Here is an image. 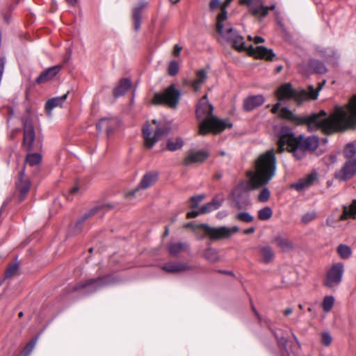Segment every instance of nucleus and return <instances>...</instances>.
<instances>
[{
    "label": "nucleus",
    "instance_id": "56",
    "mask_svg": "<svg viewBox=\"0 0 356 356\" xmlns=\"http://www.w3.org/2000/svg\"><path fill=\"white\" fill-rule=\"evenodd\" d=\"M293 313V309L292 308H286L284 310L283 314L284 316H289Z\"/></svg>",
    "mask_w": 356,
    "mask_h": 356
},
{
    "label": "nucleus",
    "instance_id": "28",
    "mask_svg": "<svg viewBox=\"0 0 356 356\" xmlns=\"http://www.w3.org/2000/svg\"><path fill=\"white\" fill-rule=\"evenodd\" d=\"M169 254L172 256H177L178 254L187 251L188 247L187 244L182 243H172L168 247Z\"/></svg>",
    "mask_w": 356,
    "mask_h": 356
},
{
    "label": "nucleus",
    "instance_id": "9",
    "mask_svg": "<svg viewBox=\"0 0 356 356\" xmlns=\"http://www.w3.org/2000/svg\"><path fill=\"white\" fill-rule=\"evenodd\" d=\"M198 227L201 228L204 231V234L212 240L227 238L239 231V228L237 226L232 227L226 226L213 227L206 224H201Z\"/></svg>",
    "mask_w": 356,
    "mask_h": 356
},
{
    "label": "nucleus",
    "instance_id": "34",
    "mask_svg": "<svg viewBox=\"0 0 356 356\" xmlns=\"http://www.w3.org/2000/svg\"><path fill=\"white\" fill-rule=\"evenodd\" d=\"M337 252L339 257L343 259H347L352 255L351 248L344 244H340L337 249Z\"/></svg>",
    "mask_w": 356,
    "mask_h": 356
},
{
    "label": "nucleus",
    "instance_id": "27",
    "mask_svg": "<svg viewBox=\"0 0 356 356\" xmlns=\"http://www.w3.org/2000/svg\"><path fill=\"white\" fill-rule=\"evenodd\" d=\"M350 218H356V200H354L348 207L346 206L343 207V213L340 216L339 220H346Z\"/></svg>",
    "mask_w": 356,
    "mask_h": 356
},
{
    "label": "nucleus",
    "instance_id": "50",
    "mask_svg": "<svg viewBox=\"0 0 356 356\" xmlns=\"http://www.w3.org/2000/svg\"><path fill=\"white\" fill-rule=\"evenodd\" d=\"M204 213H202L201 212V207L199 209L198 211H190L187 213V218H195L197 217V216L200 215V214H204Z\"/></svg>",
    "mask_w": 356,
    "mask_h": 356
},
{
    "label": "nucleus",
    "instance_id": "47",
    "mask_svg": "<svg viewBox=\"0 0 356 356\" xmlns=\"http://www.w3.org/2000/svg\"><path fill=\"white\" fill-rule=\"evenodd\" d=\"M38 337H35L29 343H28L26 346L24 347V351L26 355H29L33 348H35V346L37 343Z\"/></svg>",
    "mask_w": 356,
    "mask_h": 356
},
{
    "label": "nucleus",
    "instance_id": "25",
    "mask_svg": "<svg viewBox=\"0 0 356 356\" xmlns=\"http://www.w3.org/2000/svg\"><path fill=\"white\" fill-rule=\"evenodd\" d=\"M68 95V92L66 94L57 97H54L51 99H49L45 104V109L49 112L51 113V111L56 108V107H61L64 102H65L67 97Z\"/></svg>",
    "mask_w": 356,
    "mask_h": 356
},
{
    "label": "nucleus",
    "instance_id": "49",
    "mask_svg": "<svg viewBox=\"0 0 356 356\" xmlns=\"http://www.w3.org/2000/svg\"><path fill=\"white\" fill-rule=\"evenodd\" d=\"M285 149H287L289 152H293V156L297 159H302L303 156H304V149H301L300 151H298L297 152V155H296L295 154V148L293 149H291L290 147L289 146L288 144H286L285 146H284V150Z\"/></svg>",
    "mask_w": 356,
    "mask_h": 356
},
{
    "label": "nucleus",
    "instance_id": "6",
    "mask_svg": "<svg viewBox=\"0 0 356 356\" xmlns=\"http://www.w3.org/2000/svg\"><path fill=\"white\" fill-rule=\"evenodd\" d=\"M308 89L309 91L304 90L297 91L292 88L290 83H285L276 90V95L279 100L293 99L298 103L309 99H316L318 97L317 91L314 90V88L312 86H309Z\"/></svg>",
    "mask_w": 356,
    "mask_h": 356
},
{
    "label": "nucleus",
    "instance_id": "38",
    "mask_svg": "<svg viewBox=\"0 0 356 356\" xmlns=\"http://www.w3.org/2000/svg\"><path fill=\"white\" fill-rule=\"evenodd\" d=\"M272 215L273 211L269 207H266L258 212V218L261 220H267L271 218Z\"/></svg>",
    "mask_w": 356,
    "mask_h": 356
},
{
    "label": "nucleus",
    "instance_id": "51",
    "mask_svg": "<svg viewBox=\"0 0 356 356\" xmlns=\"http://www.w3.org/2000/svg\"><path fill=\"white\" fill-rule=\"evenodd\" d=\"M220 5V0H211L209 3V8L211 10H214L218 8Z\"/></svg>",
    "mask_w": 356,
    "mask_h": 356
},
{
    "label": "nucleus",
    "instance_id": "41",
    "mask_svg": "<svg viewBox=\"0 0 356 356\" xmlns=\"http://www.w3.org/2000/svg\"><path fill=\"white\" fill-rule=\"evenodd\" d=\"M316 218V213L315 211H309L304 215L301 218V221L304 224H307L313 221Z\"/></svg>",
    "mask_w": 356,
    "mask_h": 356
},
{
    "label": "nucleus",
    "instance_id": "24",
    "mask_svg": "<svg viewBox=\"0 0 356 356\" xmlns=\"http://www.w3.org/2000/svg\"><path fill=\"white\" fill-rule=\"evenodd\" d=\"M207 79V73L204 70H197L195 73V78L191 81V86L194 90L197 91L202 87Z\"/></svg>",
    "mask_w": 356,
    "mask_h": 356
},
{
    "label": "nucleus",
    "instance_id": "58",
    "mask_svg": "<svg viewBox=\"0 0 356 356\" xmlns=\"http://www.w3.org/2000/svg\"><path fill=\"white\" fill-rule=\"evenodd\" d=\"M254 232V227H250V228L245 229L243 231L244 234H250L253 233Z\"/></svg>",
    "mask_w": 356,
    "mask_h": 356
},
{
    "label": "nucleus",
    "instance_id": "21",
    "mask_svg": "<svg viewBox=\"0 0 356 356\" xmlns=\"http://www.w3.org/2000/svg\"><path fill=\"white\" fill-rule=\"evenodd\" d=\"M356 173V161H347L341 171L339 174V178L341 180H347L353 177Z\"/></svg>",
    "mask_w": 356,
    "mask_h": 356
},
{
    "label": "nucleus",
    "instance_id": "52",
    "mask_svg": "<svg viewBox=\"0 0 356 356\" xmlns=\"http://www.w3.org/2000/svg\"><path fill=\"white\" fill-rule=\"evenodd\" d=\"M181 49H182L181 47H180L179 44H175L174 47L173 54L175 56H179Z\"/></svg>",
    "mask_w": 356,
    "mask_h": 356
},
{
    "label": "nucleus",
    "instance_id": "2",
    "mask_svg": "<svg viewBox=\"0 0 356 356\" xmlns=\"http://www.w3.org/2000/svg\"><path fill=\"white\" fill-rule=\"evenodd\" d=\"M227 19V12L225 9L218 15L216 30L227 40L233 44L234 47L238 51H247V53L257 59H264L268 61L273 60L275 54L273 51L264 46L254 47L252 45L247 47L245 44L243 38L239 35L229 25H225Z\"/></svg>",
    "mask_w": 356,
    "mask_h": 356
},
{
    "label": "nucleus",
    "instance_id": "5",
    "mask_svg": "<svg viewBox=\"0 0 356 356\" xmlns=\"http://www.w3.org/2000/svg\"><path fill=\"white\" fill-rule=\"evenodd\" d=\"M288 144L291 149H296L295 154L301 149L315 150L318 146V139L315 136L307 138H295L291 134L282 136L278 141L279 152L284 151V146Z\"/></svg>",
    "mask_w": 356,
    "mask_h": 356
},
{
    "label": "nucleus",
    "instance_id": "16",
    "mask_svg": "<svg viewBox=\"0 0 356 356\" xmlns=\"http://www.w3.org/2000/svg\"><path fill=\"white\" fill-rule=\"evenodd\" d=\"M162 269L168 273H175L188 270L191 267L186 262L170 261L164 264Z\"/></svg>",
    "mask_w": 356,
    "mask_h": 356
},
{
    "label": "nucleus",
    "instance_id": "59",
    "mask_svg": "<svg viewBox=\"0 0 356 356\" xmlns=\"http://www.w3.org/2000/svg\"><path fill=\"white\" fill-rule=\"evenodd\" d=\"M67 3L70 6H74L78 0H66Z\"/></svg>",
    "mask_w": 356,
    "mask_h": 356
},
{
    "label": "nucleus",
    "instance_id": "18",
    "mask_svg": "<svg viewBox=\"0 0 356 356\" xmlns=\"http://www.w3.org/2000/svg\"><path fill=\"white\" fill-rule=\"evenodd\" d=\"M209 156V152L207 151H197L190 152L184 159L186 165L192 163H202Z\"/></svg>",
    "mask_w": 356,
    "mask_h": 356
},
{
    "label": "nucleus",
    "instance_id": "14",
    "mask_svg": "<svg viewBox=\"0 0 356 356\" xmlns=\"http://www.w3.org/2000/svg\"><path fill=\"white\" fill-rule=\"evenodd\" d=\"M24 124V140L23 145L28 150L31 149L33 143L35 140V131L32 122L29 120H23Z\"/></svg>",
    "mask_w": 356,
    "mask_h": 356
},
{
    "label": "nucleus",
    "instance_id": "3",
    "mask_svg": "<svg viewBox=\"0 0 356 356\" xmlns=\"http://www.w3.org/2000/svg\"><path fill=\"white\" fill-rule=\"evenodd\" d=\"M276 158L273 149L261 154L254 162V170H248L246 175L252 189H257L267 184L275 176Z\"/></svg>",
    "mask_w": 356,
    "mask_h": 356
},
{
    "label": "nucleus",
    "instance_id": "15",
    "mask_svg": "<svg viewBox=\"0 0 356 356\" xmlns=\"http://www.w3.org/2000/svg\"><path fill=\"white\" fill-rule=\"evenodd\" d=\"M317 175L316 172H312L306 177L300 179L296 182L291 185V188L296 189L298 191H302L309 188L316 180Z\"/></svg>",
    "mask_w": 356,
    "mask_h": 356
},
{
    "label": "nucleus",
    "instance_id": "61",
    "mask_svg": "<svg viewBox=\"0 0 356 356\" xmlns=\"http://www.w3.org/2000/svg\"><path fill=\"white\" fill-rule=\"evenodd\" d=\"M323 84H325V82H323V83H321L318 90L314 89V90L317 91V94L318 93V90L321 89L322 86H323Z\"/></svg>",
    "mask_w": 356,
    "mask_h": 356
},
{
    "label": "nucleus",
    "instance_id": "43",
    "mask_svg": "<svg viewBox=\"0 0 356 356\" xmlns=\"http://www.w3.org/2000/svg\"><path fill=\"white\" fill-rule=\"evenodd\" d=\"M270 191L267 188H263L258 195V200L261 202H266L270 197Z\"/></svg>",
    "mask_w": 356,
    "mask_h": 356
},
{
    "label": "nucleus",
    "instance_id": "60",
    "mask_svg": "<svg viewBox=\"0 0 356 356\" xmlns=\"http://www.w3.org/2000/svg\"><path fill=\"white\" fill-rule=\"evenodd\" d=\"M232 0H226L225 2V4L223 5L222 8V10L221 12L222 11V9L224 8L225 10V8L226 6H227L230 2L232 1Z\"/></svg>",
    "mask_w": 356,
    "mask_h": 356
},
{
    "label": "nucleus",
    "instance_id": "48",
    "mask_svg": "<svg viewBox=\"0 0 356 356\" xmlns=\"http://www.w3.org/2000/svg\"><path fill=\"white\" fill-rule=\"evenodd\" d=\"M236 218L243 222H250L253 220V217L246 212H242L237 215Z\"/></svg>",
    "mask_w": 356,
    "mask_h": 356
},
{
    "label": "nucleus",
    "instance_id": "62",
    "mask_svg": "<svg viewBox=\"0 0 356 356\" xmlns=\"http://www.w3.org/2000/svg\"><path fill=\"white\" fill-rule=\"evenodd\" d=\"M323 84H325V82H323V83H321L318 90L314 89V90L317 91V94L318 93V90L321 89L322 86H323Z\"/></svg>",
    "mask_w": 356,
    "mask_h": 356
},
{
    "label": "nucleus",
    "instance_id": "36",
    "mask_svg": "<svg viewBox=\"0 0 356 356\" xmlns=\"http://www.w3.org/2000/svg\"><path fill=\"white\" fill-rule=\"evenodd\" d=\"M42 161V156L39 153L28 154L26 163L31 166L38 165Z\"/></svg>",
    "mask_w": 356,
    "mask_h": 356
},
{
    "label": "nucleus",
    "instance_id": "46",
    "mask_svg": "<svg viewBox=\"0 0 356 356\" xmlns=\"http://www.w3.org/2000/svg\"><path fill=\"white\" fill-rule=\"evenodd\" d=\"M18 270V266L17 264H13L8 268L5 273L6 278H9L17 274Z\"/></svg>",
    "mask_w": 356,
    "mask_h": 356
},
{
    "label": "nucleus",
    "instance_id": "23",
    "mask_svg": "<svg viewBox=\"0 0 356 356\" xmlns=\"http://www.w3.org/2000/svg\"><path fill=\"white\" fill-rule=\"evenodd\" d=\"M224 200L225 197L222 194L216 195L211 202L201 207V212L207 213L218 209Z\"/></svg>",
    "mask_w": 356,
    "mask_h": 356
},
{
    "label": "nucleus",
    "instance_id": "11",
    "mask_svg": "<svg viewBox=\"0 0 356 356\" xmlns=\"http://www.w3.org/2000/svg\"><path fill=\"white\" fill-rule=\"evenodd\" d=\"M241 4L246 5L249 13L255 18L261 19L266 17L269 10L275 9V6H264L263 0H240Z\"/></svg>",
    "mask_w": 356,
    "mask_h": 356
},
{
    "label": "nucleus",
    "instance_id": "8",
    "mask_svg": "<svg viewBox=\"0 0 356 356\" xmlns=\"http://www.w3.org/2000/svg\"><path fill=\"white\" fill-rule=\"evenodd\" d=\"M180 97V91L175 85H171L163 90V92L154 94L152 100L153 104H165L168 107L175 108L177 107Z\"/></svg>",
    "mask_w": 356,
    "mask_h": 356
},
{
    "label": "nucleus",
    "instance_id": "1",
    "mask_svg": "<svg viewBox=\"0 0 356 356\" xmlns=\"http://www.w3.org/2000/svg\"><path fill=\"white\" fill-rule=\"evenodd\" d=\"M280 104L277 103L272 108L273 113L278 114L282 119L296 124H307L311 131L321 129L326 134L342 131L348 129H356V95L349 102L343 106H337L327 117L324 111L307 117H299L287 108L280 109Z\"/></svg>",
    "mask_w": 356,
    "mask_h": 356
},
{
    "label": "nucleus",
    "instance_id": "40",
    "mask_svg": "<svg viewBox=\"0 0 356 356\" xmlns=\"http://www.w3.org/2000/svg\"><path fill=\"white\" fill-rule=\"evenodd\" d=\"M344 156L346 158H352L356 154V147L353 144H348L343 152Z\"/></svg>",
    "mask_w": 356,
    "mask_h": 356
},
{
    "label": "nucleus",
    "instance_id": "10",
    "mask_svg": "<svg viewBox=\"0 0 356 356\" xmlns=\"http://www.w3.org/2000/svg\"><path fill=\"white\" fill-rule=\"evenodd\" d=\"M115 282L114 278L111 275L104 277L88 280L75 287V290L81 291L83 293H89L94 292L108 284Z\"/></svg>",
    "mask_w": 356,
    "mask_h": 356
},
{
    "label": "nucleus",
    "instance_id": "33",
    "mask_svg": "<svg viewBox=\"0 0 356 356\" xmlns=\"http://www.w3.org/2000/svg\"><path fill=\"white\" fill-rule=\"evenodd\" d=\"M30 181L27 179L24 180L21 179L19 183L17 185V188L19 191V200L20 201L23 200L24 197L26 195L30 189Z\"/></svg>",
    "mask_w": 356,
    "mask_h": 356
},
{
    "label": "nucleus",
    "instance_id": "20",
    "mask_svg": "<svg viewBox=\"0 0 356 356\" xmlns=\"http://www.w3.org/2000/svg\"><path fill=\"white\" fill-rule=\"evenodd\" d=\"M147 7V3L142 1L139 2L133 9L132 19L134 21V29L137 31L140 28L141 14Z\"/></svg>",
    "mask_w": 356,
    "mask_h": 356
},
{
    "label": "nucleus",
    "instance_id": "45",
    "mask_svg": "<svg viewBox=\"0 0 356 356\" xmlns=\"http://www.w3.org/2000/svg\"><path fill=\"white\" fill-rule=\"evenodd\" d=\"M204 195H198L191 197L190 202L191 208H196L199 204L204 199Z\"/></svg>",
    "mask_w": 356,
    "mask_h": 356
},
{
    "label": "nucleus",
    "instance_id": "30",
    "mask_svg": "<svg viewBox=\"0 0 356 356\" xmlns=\"http://www.w3.org/2000/svg\"><path fill=\"white\" fill-rule=\"evenodd\" d=\"M131 82L128 79H123L120 84L115 88L113 94L115 97L124 95L130 88Z\"/></svg>",
    "mask_w": 356,
    "mask_h": 356
},
{
    "label": "nucleus",
    "instance_id": "26",
    "mask_svg": "<svg viewBox=\"0 0 356 356\" xmlns=\"http://www.w3.org/2000/svg\"><path fill=\"white\" fill-rule=\"evenodd\" d=\"M115 124V119L104 118L100 120L99 123L97 124V128L99 131H105L109 133L113 130Z\"/></svg>",
    "mask_w": 356,
    "mask_h": 356
},
{
    "label": "nucleus",
    "instance_id": "54",
    "mask_svg": "<svg viewBox=\"0 0 356 356\" xmlns=\"http://www.w3.org/2000/svg\"><path fill=\"white\" fill-rule=\"evenodd\" d=\"M4 69V61L3 59H0V78L1 77Z\"/></svg>",
    "mask_w": 356,
    "mask_h": 356
},
{
    "label": "nucleus",
    "instance_id": "53",
    "mask_svg": "<svg viewBox=\"0 0 356 356\" xmlns=\"http://www.w3.org/2000/svg\"><path fill=\"white\" fill-rule=\"evenodd\" d=\"M264 42V39L261 37L257 36L254 38V42L255 44L262 43Z\"/></svg>",
    "mask_w": 356,
    "mask_h": 356
},
{
    "label": "nucleus",
    "instance_id": "35",
    "mask_svg": "<svg viewBox=\"0 0 356 356\" xmlns=\"http://www.w3.org/2000/svg\"><path fill=\"white\" fill-rule=\"evenodd\" d=\"M204 257L211 263L217 262L220 259L218 251L211 248H209L205 250Z\"/></svg>",
    "mask_w": 356,
    "mask_h": 356
},
{
    "label": "nucleus",
    "instance_id": "63",
    "mask_svg": "<svg viewBox=\"0 0 356 356\" xmlns=\"http://www.w3.org/2000/svg\"><path fill=\"white\" fill-rule=\"evenodd\" d=\"M292 335H293V338L294 339V340H295L298 343H299V341H298V339H297L296 336L294 334H293Z\"/></svg>",
    "mask_w": 356,
    "mask_h": 356
},
{
    "label": "nucleus",
    "instance_id": "55",
    "mask_svg": "<svg viewBox=\"0 0 356 356\" xmlns=\"http://www.w3.org/2000/svg\"><path fill=\"white\" fill-rule=\"evenodd\" d=\"M93 214H94V211H91L84 214L82 216L81 219H82V220H86L87 218H88L90 216H91Z\"/></svg>",
    "mask_w": 356,
    "mask_h": 356
},
{
    "label": "nucleus",
    "instance_id": "31",
    "mask_svg": "<svg viewBox=\"0 0 356 356\" xmlns=\"http://www.w3.org/2000/svg\"><path fill=\"white\" fill-rule=\"evenodd\" d=\"M261 259L264 263H270L274 259V252L272 249L268 246L261 247L259 248Z\"/></svg>",
    "mask_w": 356,
    "mask_h": 356
},
{
    "label": "nucleus",
    "instance_id": "39",
    "mask_svg": "<svg viewBox=\"0 0 356 356\" xmlns=\"http://www.w3.org/2000/svg\"><path fill=\"white\" fill-rule=\"evenodd\" d=\"M332 342V337L328 332H323L321 334V343L324 346H330Z\"/></svg>",
    "mask_w": 356,
    "mask_h": 356
},
{
    "label": "nucleus",
    "instance_id": "12",
    "mask_svg": "<svg viewBox=\"0 0 356 356\" xmlns=\"http://www.w3.org/2000/svg\"><path fill=\"white\" fill-rule=\"evenodd\" d=\"M344 273L343 264L336 263L327 270L324 284L328 288H334L339 285Z\"/></svg>",
    "mask_w": 356,
    "mask_h": 356
},
{
    "label": "nucleus",
    "instance_id": "13",
    "mask_svg": "<svg viewBox=\"0 0 356 356\" xmlns=\"http://www.w3.org/2000/svg\"><path fill=\"white\" fill-rule=\"evenodd\" d=\"M157 177L156 172L147 173L141 179L139 186L125 195L126 198L130 200L132 197L139 195L140 189H146L152 186L156 182Z\"/></svg>",
    "mask_w": 356,
    "mask_h": 356
},
{
    "label": "nucleus",
    "instance_id": "57",
    "mask_svg": "<svg viewBox=\"0 0 356 356\" xmlns=\"http://www.w3.org/2000/svg\"><path fill=\"white\" fill-rule=\"evenodd\" d=\"M79 190V187L76 186L72 187L70 189V194L74 195V194L77 193Z\"/></svg>",
    "mask_w": 356,
    "mask_h": 356
},
{
    "label": "nucleus",
    "instance_id": "32",
    "mask_svg": "<svg viewBox=\"0 0 356 356\" xmlns=\"http://www.w3.org/2000/svg\"><path fill=\"white\" fill-rule=\"evenodd\" d=\"M184 145V140L181 138L169 139L167 142V148L171 152L180 149Z\"/></svg>",
    "mask_w": 356,
    "mask_h": 356
},
{
    "label": "nucleus",
    "instance_id": "7",
    "mask_svg": "<svg viewBox=\"0 0 356 356\" xmlns=\"http://www.w3.org/2000/svg\"><path fill=\"white\" fill-rule=\"evenodd\" d=\"M167 134L168 130L156 120L145 122L143 127L145 147L151 149L156 142Z\"/></svg>",
    "mask_w": 356,
    "mask_h": 356
},
{
    "label": "nucleus",
    "instance_id": "44",
    "mask_svg": "<svg viewBox=\"0 0 356 356\" xmlns=\"http://www.w3.org/2000/svg\"><path fill=\"white\" fill-rule=\"evenodd\" d=\"M179 72V65L175 60H172L168 66V72L171 76L176 75Z\"/></svg>",
    "mask_w": 356,
    "mask_h": 356
},
{
    "label": "nucleus",
    "instance_id": "4",
    "mask_svg": "<svg viewBox=\"0 0 356 356\" xmlns=\"http://www.w3.org/2000/svg\"><path fill=\"white\" fill-rule=\"evenodd\" d=\"M213 106L209 103L207 95H205L198 102L196 107V118L199 121L198 133L205 136L211 132L218 134L227 127H231L232 124L228 120H222L212 115Z\"/></svg>",
    "mask_w": 356,
    "mask_h": 356
},
{
    "label": "nucleus",
    "instance_id": "37",
    "mask_svg": "<svg viewBox=\"0 0 356 356\" xmlns=\"http://www.w3.org/2000/svg\"><path fill=\"white\" fill-rule=\"evenodd\" d=\"M334 303V298L332 296H326L323 298L322 307L324 312H329L332 310Z\"/></svg>",
    "mask_w": 356,
    "mask_h": 356
},
{
    "label": "nucleus",
    "instance_id": "19",
    "mask_svg": "<svg viewBox=\"0 0 356 356\" xmlns=\"http://www.w3.org/2000/svg\"><path fill=\"white\" fill-rule=\"evenodd\" d=\"M61 68L62 66L59 65L48 68L36 79V83L39 84L44 83L53 79L60 71Z\"/></svg>",
    "mask_w": 356,
    "mask_h": 356
},
{
    "label": "nucleus",
    "instance_id": "29",
    "mask_svg": "<svg viewBox=\"0 0 356 356\" xmlns=\"http://www.w3.org/2000/svg\"><path fill=\"white\" fill-rule=\"evenodd\" d=\"M275 243L277 248H279L283 252H289L293 248V243L286 238L277 236L275 239Z\"/></svg>",
    "mask_w": 356,
    "mask_h": 356
},
{
    "label": "nucleus",
    "instance_id": "17",
    "mask_svg": "<svg viewBox=\"0 0 356 356\" xmlns=\"http://www.w3.org/2000/svg\"><path fill=\"white\" fill-rule=\"evenodd\" d=\"M241 187L242 185L235 188L232 193L234 201L237 203L238 209H241L250 203V195L248 191L244 190L243 191H241Z\"/></svg>",
    "mask_w": 356,
    "mask_h": 356
},
{
    "label": "nucleus",
    "instance_id": "64",
    "mask_svg": "<svg viewBox=\"0 0 356 356\" xmlns=\"http://www.w3.org/2000/svg\"><path fill=\"white\" fill-rule=\"evenodd\" d=\"M327 224H328V225H332V222L330 221V218H328V219L327 220Z\"/></svg>",
    "mask_w": 356,
    "mask_h": 356
},
{
    "label": "nucleus",
    "instance_id": "42",
    "mask_svg": "<svg viewBox=\"0 0 356 356\" xmlns=\"http://www.w3.org/2000/svg\"><path fill=\"white\" fill-rule=\"evenodd\" d=\"M312 67H313L314 70L320 74L325 73L326 72V67L324 65L323 63L319 61H313L312 63Z\"/></svg>",
    "mask_w": 356,
    "mask_h": 356
},
{
    "label": "nucleus",
    "instance_id": "22",
    "mask_svg": "<svg viewBox=\"0 0 356 356\" xmlns=\"http://www.w3.org/2000/svg\"><path fill=\"white\" fill-rule=\"evenodd\" d=\"M264 101V97L261 95L251 96L245 99L243 108L245 111H250L262 105Z\"/></svg>",
    "mask_w": 356,
    "mask_h": 356
}]
</instances>
